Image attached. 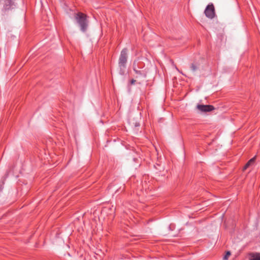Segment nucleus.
I'll use <instances>...</instances> for the list:
<instances>
[{"label":"nucleus","mask_w":260,"mask_h":260,"mask_svg":"<svg viewBox=\"0 0 260 260\" xmlns=\"http://www.w3.org/2000/svg\"><path fill=\"white\" fill-rule=\"evenodd\" d=\"M127 59V49L124 48L122 50L118 61V66L120 68V73L123 75L124 69L126 68V64Z\"/></svg>","instance_id":"1"},{"label":"nucleus","mask_w":260,"mask_h":260,"mask_svg":"<svg viewBox=\"0 0 260 260\" xmlns=\"http://www.w3.org/2000/svg\"><path fill=\"white\" fill-rule=\"evenodd\" d=\"M75 18L80 27L81 30L83 32L86 31L88 26L86 16L82 13H78L75 15Z\"/></svg>","instance_id":"2"},{"label":"nucleus","mask_w":260,"mask_h":260,"mask_svg":"<svg viewBox=\"0 0 260 260\" xmlns=\"http://www.w3.org/2000/svg\"><path fill=\"white\" fill-rule=\"evenodd\" d=\"M3 8L2 11L6 12L15 8L16 4L15 0H3Z\"/></svg>","instance_id":"3"},{"label":"nucleus","mask_w":260,"mask_h":260,"mask_svg":"<svg viewBox=\"0 0 260 260\" xmlns=\"http://www.w3.org/2000/svg\"><path fill=\"white\" fill-rule=\"evenodd\" d=\"M206 16L210 19H212L215 16L214 7L212 4L208 5L204 11Z\"/></svg>","instance_id":"4"},{"label":"nucleus","mask_w":260,"mask_h":260,"mask_svg":"<svg viewBox=\"0 0 260 260\" xmlns=\"http://www.w3.org/2000/svg\"><path fill=\"white\" fill-rule=\"evenodd\" d=\"M197 108L202 112H210L214 109V107L212 105H198Z\"/></svg>","instance_id":"5"},{"label":"nucleus","mask_w":260,"mask_h":260,"mask_svg":"<svg viewBox=\"0 0 260 260\" xmlns=\"http://www.w3.org/2000/svg\"><path fill=\"white\" fill-rule=\"evenodd\" d=\"M255 161V158L253 157L251 159H250L245 165V166L243 168V170H245L247 169L250 166H251L252 164L254 163Z\"/></svg>","instance_id":"6"},{"label":"nucleus","mask_w":260,"mask_h":260,"mask_svg":"<svg viewBox=\"0 0 260 260\" xmlns=\"http://www.w3.org/2000/svg\"><path fill=\"white\" fill-rule=\"evenodd\" d=\"M250 260H260V253H253L251 255Z\"/></svg>","instance_id":"7"},{"label":"nucleus","mask_w":260,"mask_h":260,"mask_svg":"<svg viewBox=\"0 0 260 260\" xmlns=\"http://www.w3.org/2000/svg\"><path fill=\"white\" fill-rule=\"evenodd\" d=\"M134 70L138 75H143L144 76H145L146 75V72H145L144 71L137 70L136 69H134Z\"/></svg>","instance_id":"8"},{"label":"nucleus","mask_w":260,"mask_h":260,"mask_svg":"<svg viewBox=\"0 0 260 260\" xmlns=\"http://www.w3.org/2000/svg\"><path fill=\"white\" fill-rule=\"evenodd\" d=\"M190 69L192 72H195L199 69V67L193 63H192L190 66Z\"/></svg>","instance_id":"9"},{"label":"nucleus","mask_w":260,"mask_h":260,"mask_svg":"<svg viewBox=\"0 0 260 260\" xmlns=\"http://www.w3.org/2000/svg\"><path fill=\"white\" fill-rule=\"evenodd\" d=\"M231 255V252L230 251H227L226 254L224 256L223 259L224 260H227L228 259L229 256Z\"/></svg>","instance_id":"10"},{"label":"nucleus","mask_w":260,"mask_h":260,"mask_svg":"<svg viewBox=\"0 0 260 260\" xmlns=\"http://www.w3.org/2000/svg\"><path fill=\"white\" fill-rule=\"evenodd\" d=\"M135 82H136V80H135L133 79V80H132V81H131V83H132V84H134Z\"/></svg>","instance_id":"11"}]
</instances>
